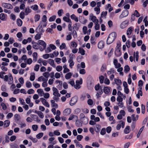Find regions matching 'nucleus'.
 Listing matches in <instances>:
<instances>
[{
    "instance_id": "1",
    "label": "nucleus",
    "mask_w": 148,
    "mask_h": 148,
    "mask_svg": "<svg viewBox=\"0 0 148 148\" xmlns=\"http://www.w3.org/2000/svg\"><path fill=\"white\" fill-rule=\"evenodd\" d=\"M116 34L115 32H113L110 33L108 36L107 39V44L110 45L113 42L116 38Z\"/></svg>"
},
{
    "instance_id": "2",
    "label": "nucleus",
    "mask_w": 148,
    "mask_h": 148,
    "mask_svg": "<svg viewBox=\"0 0 148 148\" xmlns=\"http://www.w3.org/2000/svg\"><path fill=\"white\" fill-rule=\"evenodd\" d=\"M78 100V97L77 96H75L72 97L70 101V104L71 106L74 105L77 102Z\"/></svg>"
},
{
    "instance_id": "3",
    "label": "nucleus",
    "mask_w": 148,
    "mask_h": 148,
    "mask_svg": "<svg viewBox=\"0 0 148 148\" xmlns=\"http://www.w3.org/2000/svg\"><path fill=\"white\" fill-rule=\"evenodd\" d=\"M129 14V12L127 10H125L123 11L121 14L119 16V18H122L124 17L127 16Z\"/></svg>"
},
{
    "instance_id": "4",
    "label": "nucleus",
    "mask_w": 148,
    "mask_h": 148,
    "mask_svg": "<svg viewBox=\"0 0 148 148\" xmlns=\"http://www.w3.org/2000/svg\"><path fill=\"white\" fill-rule=\"evenodd\" d=\"M2 5L4 8H6L8 9H11L13 8L12 5L10 3H3Z\"/></svg>"
},
{
    "instance_id": "5",
    "label": "nucleus",
    "mask_w": 148,
    "mask_h": 148,
    "mask_svg": "<svg viewBox=\"0 0 148 148\" xmlns=\"http://www.w3.org/2000/svg\"><path fill=\"white\" fill-rule=\"evenodd\" d=\"M79 22L82 24H85L87 22V20L82 16H79Z\"/></svg>"
},
{
    "instance_id": "6",
    "label": "nucleus",
    "mask_w": 148,
    "mask_h": 148,
    "mask_svg": "<svg viewBox=\"0 0 148 148\" xmlns=\"http://www.w3.org/2000/svg\"><path fill=\"white\" fill-rule=\"evenodd\" d=\"M40 100L42 102V104L46 106L49 108V105L48 102L46 101V100L43 98H41Z\"/></svg>"
},
{
    "instance_id": "7",
    "label": "nucleus",
    "mask_w": 148,
    "mask_h": 148,
    "mask_svg": "<svg viewBox=\"0 0 148 148\" xmlns=\"http://www.w3.org/2000/svg\"><path fill=\"white\" fill-rule=\"evenodd\" d=\"M71 109L70 108L66 109L63 111V115L65 116L69 115L71 113Z\"/></svg>"
},
{
    "instance_id": "8",
    "label": "nucleus",
    "mask_w": 148,
    "mask_h": 148,
    "mask_svg": "<svg viewBox=\"0 0 148 148\" xmlns=\"http://www.w3.org/2000/svg\"><path fill=\"white\" fill-rule=\"evenodd\" d=\"M129 22L126 21L123 22L121 24L120 27L121 28L123 29L126 27L128 25Z\"/></svg>"
},
{
    "instance_id": "9",
    "label": "nucleus",
    "mask_w": 148,
    "mask_h": 148,
    "mask_svg": "<svg viewBox=\"0 0 148 148\" xmlns=\"http://www.w3.org/2000/svg\"><path fill=\"white\" fill-rule=\"evenodd\" d=\"M32 44L33 48L36 49H39V45L38 42L37 43L32 41Z\"/></svg>"
},
{
    "instance_id": "10",
    "label": "nucleus",
    "mask_w": 148,
    "mask_h": 148,
    "mask_svg": "<svg viewBox=\"0 0 148 148\" xmlns=\"http://www.w3.org/2000/svg\"><path fill=\"white\" fill-rule=\"evenodd\" d=\"M104 46V42L103 40L100 41L98 45V48L99 49H102Z\"/></svg>"
},
{
    "instance_id": "11",
    "label": "nucleus",
    "mask_w": 148,
    "mask_h": 148,
    "mask_svg": "<svg viewBox=\"0 0 148 148\" xmlns=\"http://www.w3.org/2000/svg\"><path fill=\"white\" fill-rule=\"evenodd\" d=\"M38 42L39 45H42L43 46V47H46V43L44 41L41 40H39Z\"/></svg>"
},
{
    "instance_id": "12",
    "label": "nucleus",
    "mask_w": 148,
    "mask_h": 148,
    "mask_svg": "<svg viewBox=\"0 0 148 148\" xmlns=\"http://www.w3.org/2000/svg\"><path fill=\"white\" fill-rule=\"evenodd\" d=\"M48 62L49 64L53 67L55 68L56 67V65L54 63V61L53 60L49 59L48 60Z\"/></svg>"
},
{
    "instance_id": "13",
    "label": "nucleus",
    "mask_w": 148,
    "mask_h": 148,
    "mask_svg": "<svg viewBox=\"0 0 148 148\" xmlns=\"http://www.w3.org/2000/svg\"><path fill=\"white\" fill-rule=\"evenodd\" d=\"M34 112L38 114V116L41 119H42L44 117V115L43 113L41 111H37L35 110Z\"/></svg>"
},
{
    "instance_id": "14",
    "label": "nucleus",
    "mask_w": 148,
    "mask_h": 148,
    "mask_svg": "<svg viewBox=\"0 0 148 148\" xmlns=\"http://www.w3.org/2000/svg\"><path fill=\"white\" fill-rule=\"evenodd\" d=\"M120 51V48H116V50L115 51V54L116 56H119L121 55V53Z\"/></svg>"
},
{
    "instance_id": "15",
    "label": "nucleus",
    "mask_w": 148,
    "mask_h": 148,
    "mask_svg": "<svg viewBox=\"0 0 148 148\" xmlns=\"http://www.w3.org/2000/svg\"><path fill=\"white\" fill-rule=\"evenodd\" d=\"M114 81L115 84L117 86H121L122 84L121 80L119 79L115 78L114 79Z\"/></svg>"
},
{
    "instance_id": "16",
    "label": "nucleus",
    "mask_w": 148,
    "mask_h": 148,
    "mask_svg": "<svg viewBox=\"0 0 148 148\" xmlns=\"http://www.w3.org/2000/svg\"><path fill=\"white\" fill-rule=\"evenodd\" d=\"M101 126L99 124H96L95 128V131L97 133H98L100 130Z\"/></svg>"
},
{
    "instance_id": "17",
    "label": "nucleus",
    "mask_w": 148,
    "mask_h": 148,
    "mask_svg": "<svg viewBox=\"0 0 148 148\" xmlns=\"http://www.w3.org/2000/svg\"><path fill=\"white\" fill-rule=\"evenodd\" d=\"M80 121H82V123L84 124H86L88 123V119L87 117H84V118L81 119Z\"/></svg>"
},
{
    "instance_id": "18",
    "label": "nucleus",
    "mask_w": 148,
    "mask_h": 148,
    "mask_svg": "<svg viewBox=\"0 0 148 148\" xmlns=\"http://www.w3.org/2000/svg\"><path fill=\"white\" fill-rule=\"evenodd\" d=\"M30 116L33 118L34 119H36L35 120L37 122H39L40 120L38 119V117L36 115L34 114H31Z\"/></svg>"
},
{
    "instance_id": "19",
    "label": "nucleus",
    "mask_w": 148,
    "mask_h": 148,
    "mask_svg": "<svg viewBox=\"0 0 148 148\" xmlns=\"http://www.w3.org/2000/svg\"><path fill=\"white\" fill-rule=\"evenodd\" d=\"M98 91L97 92L96 94V96H97V98H98L99 95H102L103 93V91L102 90V88H100Z\"/></svg>"
},
{
    "instance_id": "20",
    "label": "nucleus",
    "mask_w": 148,
    "mask_h": 148,
    "mask_svg": "<svg viewBox=\"0 0 148 148\" xmlns=\"http://www.w3.org/2000/svg\"><path fill=\"white\" fill-rule=\"evenodd\" d=\"M130 131V126H127L124 130V132L125 134H127L129 133Z\"/></svg>"
},
{
    "instance_id": "21",
    "label": "nucleus",
    "mask_w": 148,
    "mask_h": 148,
    "mask_svg": "<svg viewBox=\"0 0 148 148\" xmlns=\"http://www.w3.org/2000/svg\"><path fill=\"white\" fill-rule=\"evenodd\" d=\"M63 68L64 69L63 71L64 73H65L67 72H69L70 71V70L67 68V66L66 64H65L63 65Z\"/></svg>"
},
{
    "instance_id": "22",
    "label": "nucleus",
    "mask_w": 148,
    "mask_h": 148,
    "mask_svg": "<svg viewBox=\"0 0 148 148\" xmlns=\"http://www.w3.org/2000/svg\"><path fill=\"white\" fill-rule=\"evenodd\" d=\"M75 125L77 127H81L82 125V123L77 119L76 121Z\"/></svg>"
},
{
    "instance_id": "23",
    "label": "nucleus",
    "mask_w": 148,
    "mask_h": 148,
    "mask_svg": "<svg viewBox=\"0 0 148 148\" xmlns=\"http://www.w3.org/2000/svg\"><path fill=\"white\" fill-rule=\"evenodd\" d=\"M71 19L74 20L75 21H78V18L76 17L74 14H73L71 16Z\"/></svg>"
},
{
    "instance_id": "24",
    "label": "nucleus",
    "mask_w": 148,
    "mask_h": 148,
    "mask_svg": "<svg viewBox=\"0 0 148 148\" xmlns=\"http://www.w3.org/2000/svg\"><path fill=\"white\" fill-rule=\"evenodd\" d=\"M91 20L94 23H99V20L95 16H93L91 17Z\"/></svg>"
},
{
    "instance_id": "25",
    "label": "nucleus",
    "mask_w": 148,
    "mask_h": 148,
    "mask_svg": "<svg viewBox=\"0 0 148 148\" xmlns=\"http://www.w3.org/2000/svg\"><path fill=\"white\" fill-rule=\"evenodd\" d=\"M10 75L9 76V80L8 82V84H11L13 82V78L12 75L10 74Z\"/></svg>"
},
{
    "instance_id": "26",
    "label": "nucleus",
    "mask_w": 148,
    "mask_h": 148,
    "mask_svg": "<svg viewBox=\"0 0 148 148\" xmlns=\"http://www.w3.org/2000/svg\"><path fill=\"white\" fill-rule=\"evenodd\" d=\"M45 32V30L43 29H40L39 27L37 28L36 30V32L37 33H42Z\"/></svg>"
},
{
    "instance_id": "27",
    "label": "nucleus",
    "mask_w": 148,
    "mask_h": 148,
    "mask_svg": "<svg viewBox=\"0 0 148 148\" xmlns=\"http://www.w3.org/2000/svg\"><path fill=\"white\" fill-rule=\"evenodd\" d=\"M37 53L36 52H34L32 54L33 57V61H36L37 60Z\"/></svg>"
},
{
    "instance_id": "28",
    "label": "nucleus",
    "mask_w": 148,
    "mask_h": 148,
    "mask_svg": "<svg viewBox=\"0 0 148 148\" xmlns=\"http://www.w3.org/2000/svg\"><path fill=\"white\" fill-rule=\"evenodd\" d=\"M72 75V74L71 73L69 72L67 73L65 76V78L67 79H70Z\"/></svg>"
},
{
    "instance_id": "29",
    "label": "nucleus",
    "mask_w": 148,
    "mask_h": 148,
    "mask_svg": "<svg viewBox=\"0 0 148 148\" xmlns=\"http://www.w3.org/2000/svg\"><path fill=\"white\" fill-rule=\"evenodd\" d=\"M17 24L19 26H21L22 25V21L20 18H18L16 21Z\"/></svg>"
},
{
    "instance_id": "30",
    "label": "nucleus",
    "mask_w": 148,
    "mask_h": 148,
    "mask_svg": "<svg viewBox=\"0 0 148 148\" xmlns=\"http://www.w3.org/2000/svg\"><path fill=\"white\" fill-rule=\"evenodd\" d=\"M85 51L82 48L80 47L79 48V53H80L82 55H84L85 53Z\"/></svg>"
},
{
    "instance_id": "31",
    "label": "nucleus",
    "mask_w": 148,
    "mask_h": 148,
    "mask_svg": "<svg viewBox=\"0 0 148 148\" xmlns=\"http://www.w3.org/2000/svg\"><path fill=\"white\" fill-rule=\"evenodd\" d=\"M80 26L79 24L78 25L77 23H75L74 25L73 26V29H75L76 30L78 31L79 30Z\"/></svg>"
},
{
    "instance_id": "32",
    "label": "nucleus",
    "mask_w": 148,
    "mask_h": 148,
    "mask_svg": "<svg viewBox=\"0 0 148 148\" xmlns=\"http://www.w3.org/2000/svg\"><path fill=\"white\" fill-rule=\"evenodd\" d=\"M34 21L35 22L39 21L40 18V16L38 14H36L34 16Z\"/></svg>"
},
{
    "instance_id": "33",
    "label": "nucleus",
    "mask_w": 148,
    "mask_h": 148,
    "mask_svg": "<svg viewBox=\"0 0 148 148\" xmlns=\"http://www.w3.org/2000/svg\"><path fill=\"white\" fill-rule=\"evenodd\" d=\"M134 0H125V3L126 4L128 3H130L131 5H133L134 3Z\"/></svg>"
},
{
    "instance_id": "34",
    "label": "nucleus",
    "mask_w": 148,
    "mask_h": 148,
    "mask_svg": "<svg viewBox=\"0 0 148 148\" xmlns=\"http://www.w3.org/2000/svg\"><path fill=\"white\" fill-rule=\"evenodd\" d=\"M130 68L128 65H126L124 67V71L126 73H127L128 72L130 71Z\"/></svg>"
},
{
    "instance_id": "35",
    "label": "nucleus",
    "mask_w": 148,
    "mask_h": 148,
    "mask_svg": "<svg viewBox=\"0 0 148 148\" xmlns=\"http://www.w3.org/2000/svg\"><path fill=\"white\" fill-rule=\"evenodd\" d=\"M42 35V33H38L36 36H35V38L36 40H38L40 39L41 38V36Z\"/></svg>"
},
{
    "instance_id": "36",
    "label": "nucleus",
    "mask_w": 148,
    "mask_h": 148,
    "mask_svg": "<svg viewBox=\"0 0 148 148\" xmlns=\"http://www.w3.org/2000/svg\"><path fill=\"white\" fill-rule=\"evenodd\" d=\"M74 143L76 144V147L78 146L80 148H83L82 145L81 144H79V142H78L76 140H74Z\"/></svg>"
},
{
    "instance_id": "37",
    "label": "nucleus",
    "mask_w": 148,
    "mask_h": 148,
    "mask_svg": "<svg viewBox=\"0 0 148 148\" xmlns=\"http://www.w3.org/2000/svg\"><path fill=\"white\" fill-rule=\"evenodd\" d=\"M10 121L9 120H6L4 122V126L7 127H8L10 125Z\"/></svg>"
},
{
    "instance_id": "38",
    "label": "nucleus",
    "mask_w": 148,
    "mask_h": 148,
    "mask_svg": "<svg viewBox=\"0 0 148 148\" xmlns=\"http://www.w3.org/2000/svg\"><path fill=\"white\" fill-rule=\"evenodd\" d=\"M132 27H130L128 28L127 31V35H130L132 33Z\"/></svg>"
},
{
    "instance_id": "39",
    "label": "nucleus",
    "mask_w": 148,
    "mask_h": 148,
    "mask_svg": "<svg viewBox=\"0 0 148 148\" xmlns=\"http://www.w3.org/2000/svg\"><path fill=\"white\" fill-rule=\"evenodd\" d=\"M106 68V66L105 64H103L101 69V71L102 72H104L105 71Z\"/></svg>"
},
{
    "instance_id": "40",
    "label": "nucleus",
    "mask_w": 148,
    "mask_h": 148,
    "mask_svg": "<svg viewBox=\"0 0 148 148\" xmlns=\"http://www.w3.org/2000/svg\"><path fill=\"white\" fill-rule=\"evenodd\" d=\"M63 20L66 22L71 23V21L69 18L67 17L66 16H64L63 17Z\"/></svg>"
},
{
    "instance_id": "41",
    "label": "nucleus",
    "mask_w": 148,
    "mask_h": 148,
    "mask_svg": "<svg viewBox=\"0 0 148 148\" xmlns=\"http://www.w3.org/2000/svg\"><path fill=\"white\" fill-rule=\"evenodd\" d=\"M47 17L45 15H44L42 18V20L40 22V24H42L43 22H46Z\"/></svg>"
},
{
    "instance_id": "42",
    "label": "nucleus",
    "mask_w": 148,
    "mask_h": 148,
    "mask_svg": "<svg viewBox=\"0 0 148 148\" xmlns=\"http://www.w3.org/2000/svg\"><path fill=\"white\" fill-rule=\"evenodd\" d=\"M103 90L104 93L106 94L108 93L110 91L109 88L107 87H104Z\"/></svg>"
},
{
    "instance_id": "43",
    "label": "nucleus",
    "mask_w": 148,
    "mask_h": 148,
    "mask_svg": "<svg viewBox=\"0 0 148 148\" xmlns=\"http://www.w3.org/2000/svg\"><path fill=\"white\" fill-rule=\"evenodd\" d=\"M30 77V80L31 81H33L35 78V73H32Z\"/></svg>"
},
{
    "instance_id": "44",
    "label": "nucleus",
    "mask_w": 148,
    "mask_h": 148,
    "mask_svg": "<svg viewBox=\"0 0 148 148\" xmlns=\"http://www.w3.org/2000/svg\"><path fill=\"white\" fill-rule=\"evenodd\" d=\"M37 92L38 93L41 94L40 96H42L43 94H44V92L43 90L41 89H38L37 90Z\"/></svg>"
},
{
    "instance_id": "45",
    "label": "nucleus",
    "mask_w": 148,
    "mask_h": 148,
    "mask_svg": "<svg viewBox=\"0 0 148 148\" xmlns=\"http://www.w3.org/2000/svg\"><path fill=\"white\" fill-rule=\"evenodd\" d=\"M43 135V133L42 132H40L37 134L36 135V137L38 139L40 138Z\"/></svg>"
},
{
    "instance_id": "46",
    "label": "nucleus",
    "mask_w": 148,
    "mask_h": 148,
    "mask_svg": "<svg viewBox=\"0 0 148 148\" xmlns=\"http://www.w3.org/2000/svg\"><path fill=\"white\" fill-rule=\"evenodd\" d=\"M31 12V10L30 9L29 7H28L25 9V12L26 13V15H27L29 13Z\"/></svg>"
},
{
    "instance_id": "47",
    "label": "nucleus",
    "mask_w": 148,
    "mask_h": 148,
    "mask_svg": "<svg viewBox=\"0 0 148 148\" xmlns=\"http://www.w3.org/2000/svg\"><path fill=\"white\" fill-rule=\"evenodd\" d=\"M107 14V11L102 12L101 14V18H103V16H104L105 18H106V16Z\"/></svg>"
},
{
    "instance_id": "48",
    "label": "nucleus",
    "mask_w": 148,
    "mask_h": 148,
    "mask_svg": "<svg viewBox=\"0 0 148 148\" xmlns=\"http://www.w3.org/2000/svg\"><path fill=\"white\" fill-rule=\"evenodd\" d=\"M72 38L71 33V32H69V34L66 36V40H69Z\"/></svg>"
},
{
    "instance_id": "49",
    "label": "nucleus",
    "mask_w": 148,
    "mask_h": 148,
    "mask_svg": "<svg viewBox=\"0 0 148 148\" xmlns=\"http://www.w3.org/2000/svg\"><path fill=\"white\" fill-rule=\"evenodd\" d=\"M5 18V14L3 13H1L0 14V19L2 21H4Z\"/></svg>"
},
{
    "instance_id": "50",
    "label": "nucleus",
    "mask_w": 148,
    "mask_h": 148,
    "mask_svg": "<svg viewBox=\"0 0 148 148\" xmlns=\"http://www.w3.org/2000/svg\"><path fill=\"white\" fill-rule=\"evenodd\" d=\"M104 77L103 75H101L99 77L100 83L101 84H102L103 82Z\"/></svg>"
},
{
    "instance_id": "51",
    "label": "nucleus",
    "mask_w": 148,
    "mask_h": 148,
    "mask_svg": "<svg viewBox=\"0 0 148 148\" xmlns=\"http://www.w3.org/2000/svg\"><path fill=\"white\" fill-rule=\"evenodd\" d=\"M145 106L143 104L141 105V112L142 114H144L145 113Z\"/></svg>"
},
{
    "instance_id": "52",
    "label": "nucleus",
    "mask_w": 148,
    "mask_h": 148,
    "mask_svg": "<svg viewBox=\"0 0 148 148\" xmlns=\"http://www.w3.org/2000/svg\"><path fill=\"white\" fill-rule=\"evenodd\" d=\"M75 117H76V119H78V118L77 116L75 115H71L70 116V117L69 118L68 120L69 121H71L73 119L75 118Z\"/></svg>"
},
{
    "instance_id": "53",
    "label": "nucleus",
    "mask_w": 148,
    "mask_h": 148,
    "mask_svg": "<svg viewBox=\"0 0 148 148\" xmlns=\"http://www.w3.org/2000/svg\"><path fill=\"white\" fill-rule=\"evenodd\" d=\"M94 10L95 11H96V14H99L100 12V8L99 7H96L94 8Z\"/></svg>"
},
{
    "instance_id": "54",
    "label": "nucleus",
    "mask_w": 148,
    "mask_h": 148,
    "mask_svg": "<svg viewBox=\"0 0 148 148\" xmlns=\"http://www.w3.org/2000/svg\"><path fill=\"white\" fill-rule=\"evenodd\" d=\"M38 126L36 125H34L32 126V128L34 131H36L38 129Z\"/></svg>"
},
{
    "instance_id": "55",
    "label": "nucleus",
    "mask_w": 148,
    "mask_h": 148,
    "mask_svg": "<svg viewBox=\"0 0 148 148\" xmlns=\"http://www.w3.org/2000/svg\"><path fill=\"white\" fill-rule=\"evenodd\" d=\"M29 138L34 143L38 141L37 139L36 138H33L31 136L29 137Z\"/></svg>"
},
{
    "instance_id": "56",
    "label": "nucleus",
    "mask_w": 148,
    "mask_h": 148,
    "mask_svg": "<svg viewBox=\"0 0 148 148\" xmlns=\"http://www.w3.org/2000/svg\"><path fill=\"white\" fill-rule=\"evenodd\" d=\"M87 30V27L84 26L82 28L83 32L84 34H86L87 33L86 31Z\"/></svg>"
},
{
    "instance_id": "57",
    "label": "nucleus",
    "mask_w": 148,
    "mask_h": 148,
    "mask_svg": "<svg viewBox=\"0 0 148 148\" xmlns=\"http://www.w3.org/2000/svg\"><path fill=\"white\" fill-rule=\"evenodd\" d=\"M87 103L88 105L92 106L93 104V101L92 99H89L87 101Z\"/></svg>"
},
{
    "instance_id": "58",
    "label": "nucleus",
    "mask_w": 148,
    "mask_h": 148,
    "mask_svg": "<svg viewBox=\"0 0 148 148\" xmlns=\"http://www.w3.org/2000/svg\"><path fill=\"white\" fill-rule=\"evenodd\" d=\"M56 17L55 15L49 18V21L50 22L54 21L55 20Z\"/></svg>"
},
{
    "instance_id": "59",
    "label": "nucleus",
    "mask_w": 148,
    "mask_h": 148,
    "mask_svg": "<svg viewBox=\"0 0 148 148\" xmlns=\"http://www.w3.org/2000/svg\"><path fill=\"white\" fill-rule=\"evenodd\" d=\"M1 105L2 107V109L5 110L7 109V106L3 102H2L1 103Z\"/></svg>"
},
{
    "instance_id": "60",
    "label": "nucleus",
    "mask_w": 148,
    "mask_h": 148,
    "mask_svg": "<svg viewBox=\"0 0 148 148\" xmlns=\"http://www.w3.org/2000/svg\"><path fill=\"white\" fill-rule=\"evenodd\" d=\"M43 75L46 78H48L49 76V74L48 72H45L43 74Z\"/></svg>"
},
{
    "instance_id": "61",
    "label": "nucleus",
    "mask_w": 148,
    "mask_h": 148,
    "mask_svg": "<svg viewBox=\"0 0 148 148\" xmlns=\"http://www.w3.org/2000/svg\"><path fill=\"white\" fill-rule=\"evenodd\" d=\"M71 45L73 48H76L77 46V44L75 42H71Z\"/></svg>"
},
{
    "instance_id": "62",
    "label": "nucleus",
    "mask_w": 148,
    "mask_h": 148,
    "mask_svg": "<svg viewBox=\"0 0 148 148\" xmlns=\"http://www.w3.org/2000/svg\"><path fill=\"white\" fill-rule=\"evenodd\" d=\"M99 23H95V29L96 30H99L100 27V25L98 24Z\"/></svg>"
},
{
    "instance_id": "63",
    "label": "nucleus",
    "mask_w": 148,
    "mask_h": 148,
    "mask_svg": "<svg viewBox=\"0 0 148 148\" xmlns=\"http://www.w3.org/2000/svg\"><path fill=\"white\" fill-rule=\"evenodd\" d=\"M147 16H146L143 20V21L145 23V25L146 27H147L148 25V21L147 20Z\"/></svg>"
},
{
    "instance_id": "64",
    "label": "nucleus",
    "mask_w": 148,
    "mask_h": 148,
    "mask_svg": "<svg viewBox=\"0 0 148 148\" xmlns=\"http://www.w3.org/2000/svg\"><path fill=\"white\" fill-rule=\"evenodd\" d=\"M26 86L27 88H30L32 86L31 83L29 81H27L26 84Z\"/></svg>"
}]
</instances>
